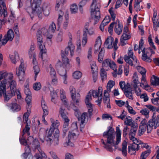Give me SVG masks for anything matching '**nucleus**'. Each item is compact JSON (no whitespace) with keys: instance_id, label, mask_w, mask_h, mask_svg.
Instances as JSON below:
<instances>
[{"instance_id":"nucleus-5","label":"nucleus","mask_w":159,"mask_h":159,"mask_svg":"<svg viewBox=\"0 0 159 159\" xmlns=\"http://www.w3.org/2000/svg\"><path fill=\"white\" fill-rule=\"evenodd\" d=\"M12 75L8 74L7 72L0 71V89H6V85H7V80H10L13 79Z\"/></svg>"},{"instance_id":"nucleus-60","label":"nucleus","mask_w":159,"mask_h":159,"mask_svg":"<svg viewBox=\"0 0 159 159\" xmlns=\"http://www.w3.org/2000/svg\"><path fill=\"white\" fill-rule=\"evenodd\" d=\"M93 74V81L95 82L97 80L98 77V71L97 70L93 71L92 72Z\"/></svg>"},{"instance_id":"nucleus-61","label":"nucleus","mask_w":159,"mask_h":159,"mask_svg":"<svg viewBox=\"0 0 159 159\" xmlns=\"http://www.w3.org/2000/svg\"><path fill=\"white\" fill-rule=\"evenodd\" d=\"M117 24V22H113L110 24L108 28V31L109 33H110L112 31L114 25L115 24Z\"/></svg>"},{"instance_id":"nucleus-24","label":"nucleus","mask_w":159,"mask_h":159,"mask_svg":"<svg viewBox=\"0 0 159 159\" xmlns=\"http://www.w3.org/2000/svg\"><path fill=\"white\" fill-rule=\"evenodd\" d=\"M42 107L43 111V116H46L48 114V107L46 105L45 102L43 100L41 101Z\"/></svg>"},{"instance_id":"nucleus-6","label":"nucleus","mask_w":159,"mask_h":159,"mask_svg":"<svg viewBox=\"0 0 159 159\" xmlns=\"http://www.w3.org/2000/svg\"><path fill=\"white\" fill-rule=\"evenodd\" d=\"M41 33L42 31L40 30H39L37 31V40L38 45L40 51L39 57L43 59V54L46 53V49L45 45H43V41Z\"/></svg>"},{"instance_id":"nucleus-21","label":"nucleus","mask_w":159,"mask_h":159,"mask_svg":"<svg viewBox=\"0 0 159 159\" xmlns=\"http://www.w3.org/2000/svg\"><path fill=\"white\" fill-rule=\"evenodd\" d=\"M92 94L94 98L101 97V99H102V90H93L92 92Z\"/></svg>"},{"instance_id":"nucleus-25","label":"nucleus","mask_w":159,"mask_h":159,"mask_svg":"<svg viewBox=\"0 0 159 159\" xmlns=\"http://www.w3.org/2000/svg\"><path fill=\"white\" fill-rule=\"evenodd\" d=\"M14 55H10L9 57L12 62L14 64L16 63V59L17 58L19 59V55L16 52H14Z\"/></svg>"},{"instance_id":"nucleus-7","label":"nucleus","mask_w":159,"mask_h":159,"mask_svg":"<svg viewBox=\"0 0 159 159\" xmlns=\"http://www.w3.org/2000/svg\"><path fill=\"white\" fill-rule=\"evenodd\" d=\"M41 3V0H33V2L31 3L32 12L36 13L39 18H41L42 8L40 6Z\"/></svg>"},{"instance_id":"nucleus-13","label":"nucleus","mask_w":159,"mask_h":159,"mask_svg":"<svg viewBox=\"0 0 159 159\" xmlns=\"http://www.w3.org/2000/svg\"><path fill=\"white\" fill-rule=\"evenodd\" d=\"M102 66L103 67L109 66L115 71H117V66L115 62L109 59H107L103 61Z\"/></svg>"},{"instance_id":"nucleus-2","label":"nucleus","mask_w":159,"mask_h":159,"mask_svg":"<svg viewBox=\"0 0 159 159\" xmlns=\"http://www.w3.org/2000/svg\"><path fill=\"white\" fill-rule=\"evenodd\" d=\"M137 75V73H134L133 76V80L131 84L129 82L126 83L124 81H120L119 83V85L121 89H132L133 88L135 89H140V88H139L138 84H139L140 86L143 89H145L148 88L150 86L147 84V83H145V84H144L142 83H140L139 82Z\"/></svg>"},{"instance_id":"nucleus-28","label":"nucleus","mask_w":159,"mask_h":159,"mask_svg":"<svg viewBox=\"0 0 159 159\" xmlns=\"http://www.w3.org/2000/svg\"><path fill=\"white\" fill-rule=\"evenodd\" d=\"M124 92L125 96L129 99L133 100V93L134 90H123Z\"/></svg>"},{"instance_id":"nucleus-1","label":"nucleus","mask_w":159,"mask_h":159,"mask_svg":"<svg viewBox=\"0 0 159 159\" xmlns=\"http://www.w3.org/2000/svg\"><path fill=\"white\" fill-rule=\"evenodd\" d=\"M116 143L114 142L115 136L114 135V129L111 126L108 127V130L107 131L104 132L103 136L104 137L107 138L106 143L103 139H101V142L104 145L103 147L107 151L112 152L113 151L112 146L116 147V145H118L120 142L121 131L118 127L116 128Z\"/></svg>"},{"instance_id":"nucleus-27","label":"nucleus","mask_w":159,"mask_h":159,"mask_svg":"<svg viewBox=\"0 0 159 159\" xmlns=\"http://www.w3.org/2000/svg\"><path fill=\"white\" fill-rule=\"evenodd\" d=\"M127 143L125 140H124L122 143V149H120V150L122 151V153L124 156H126L127 155Z\"/></svg>"},{"instance_id":"nucleus-44","label":"nucleus","mask_w":159,"mask_h":159,"mask_svg":"<svg viewBox=\"0 0 159 159\" xmlns=\"http://www.w3.org/2000/svg\"><path fill=\"white\" fill-rule=\"evenodd\" d=\"M9 84V86L10 89H17L16 87V83L14 80H12L11 82L8 81Z\"/></svg>"},{"instance_id":"nucleus-57","label":"nucleus","mask_w":159,"mask_h":159,"mask_svg":"<svg viewBox=\"0 0 159 159\" xmlns=\"http://www.w3.org/2000/svg\"><path fill=\"white\" fill-rule=\"evenodd\" d=\"M34 89H40L41 88V85L40 82H36L35 83L33 86Z\"/></svg>"},{"instance_id":"nucleus-32","label":"nucleus","mask_w":159,"mask_h":159,"mask_svg":"<svg viewBox=\"0 0 159 159\" xmlns=\"http://www.w3.org/2000/svg\"><path fill=\"white\" fill-rule=\"evenodd\" d=\"M100 75L101 80L102 81H103L104 80L107 79V73L106 72L105 70L104 69H101L100 72Z\"/></svg>"},{"instance_id":"nucleus-4","label":"nucleus","mask_w":159,"mask_h":159,"mask_svg":"<svg viewBox=\"0 0 159 159\" xmlns=\"http://www.w3.org/2000/svg\"><path fill=\"white\" fill-rule=\"evenodd\" d=\"M147 120L146 119L144 118L141 121L139 125V127L146 128L147 129V132L150 133L153 129L154 126V129H156L159 126V124L157 120L155 121L152 118L147 123Z\"/></svg>"},{"instance_id":"nucleus-16","label":"nucleus","mask_w":159,"mask_h":159,"mask_svg":"<svg viewBox=\"0 0 159 159\" xmlns=\"http://www.w3.org/2000/svg\"><path fill=\"white\" fill-rule=\"evenodd\" d=\"M48 130V129H47L45 137V139L48 143H49L50 144H51L53 141L52 139V134H53V132L54 130V129L51 126L48 132H47Z\"/></svg>"},{"instance_id":"nucleus-64","label":"nucleus","mask_w":159,"mask_h":159,"mask_svg":"<svg viewBox=\"0 0 159 159\" xmlns=\"http://www.w3.org/2000/svg\"><path fill=\"white\" fill-rule=\"evenodd\" d=\"M64 123L63 125V129H69V122L70 121L69 119H66L65 121H64Z\"/></svg>"},{"instance_id":"nucleus-45","label":"nucleus","mask_w":159,"mask_h":159,"mask_svg":"<svg viewBox=\"0 0 159 159\" xmlns=\"http://www.w3.org/2000/svg\"><path fill=\"white\" fill-rule=\"evenodd\" d=\"M33 68L35 75V78H36L37 75L40 71V69L39 67L37 65L33 66Z\"/></svg>"},{"instance_id":"nucleus-48","label":"nucleus","mask_w":159,"mask_h":159,"mask_svg":"<svg viewBox=\"0 0 159 159\" xmlns=\"http://www.w3.org/2000/svg\"><path fill=\"white\" fill-rule=\"evenodd\" d=\"M24 135L22 134L21 138H20L19 140L21 144L25 146L27 144H28V143L27 140L26 141L25 139Z\"/></svg>"},{"instance_id":"nucleus-36","label":"nucleus","mask_w":159,"mask_h":159,"mask_svg":"<svg viewBox=\"0 0 159 159\" xmlns=\"http://www.w3.org/2000/svg\"><path fill=\"white\" fill-rule=\"evenodd\" d=\"M64 73L63 74L62 73L61 70L59 71L58 72L60 75L62 77V79L64 81V83L65 84H66L67 83V82L66 80L67 77L66 74V70H64Z\"/></svg>"},{"instance_id":"nucleus-46","label":"nucleus","mask_w":159,"mask_h":159,"mask_svg":"<svg viewBox=\"0 0 159 159\" xmlns=\"http://www.w3.org/2000/svg\"><path fill=\"white\" fill-rule=\"evenodd\" d=\"M50 7H43V14L46 16H48L49 14L50 11Z\"/></svg>"},{"instance_id":"nucleus-15","label":"nucleus","mask_w":159,"mask_h":159,"mask_svg":"<svg viewBox=\"0 0 159 159\" xmlns=\"http://www.w3.org/2000/svg\"><path fill=\"white\" fill-rule=\"evenodd\" d=\"M128 54V56L125 55L124 57V59L125 62L128 63L131 66L133 65V63H132L133 60H134V58L133 57V52L131 50H129Z\"/></svg>"},{"instance_id":"nucleus-18","label":"nucleus","mask_w":159,"mask_h":159,"mask_svg":"<svg viewBox=\"0 0 159 159\" xmlns=\"http://www.w3.org/2000/svg\"><path fill=\"white\" fill-rule=\"evenodd\" d=\"M68 44V46L65 49V54L66 55V56H67L69 54V52L70 51L71 56H72L74 52L75 47L72 44L71 42L69 43Z\"/></svg>"},{"instance_id":"nucleus-42","label":"nucleus","mask_w":159,"mask_h":159,"mask_svg":"<svg viewBox=\"0 0 159 159\" xmlns=\"http://www.w3.org/2000/svg\"><path fill=\"white\" fill-rule=\"evenodd\" d=\"M131 140H132L135 145H136L137 146L136 149L138 151L139 149V145L141 144V142L139 140H138L137 139V138L134 137V139H130Z\"/></svg>"},{"instance_id":"nucleus-52","label":"nucleus","mask_w":159,"mask_h":159,"mask_svg":"<svg viewBox=\"0 0 159 159\" xmlns=\"http://www.w3.org/2000/svg\"><path fill=\"white\" fill-rule=\"evenodd\" d=\"M49 67L50 69V74L52 78L55 77L56 76V72L55 70L52 68L51 65H50Z\"/></svg>"},{"instance_id":"nucleus-19","label":"nucleus","mask_w":159,"mask_h":159,"mask_svg":"<svg viewBox=\"0 0 159 159\" xmlns=\"http://www.w3.org/2000/svg\"><path fill=\"white\" fill-rule=\"evenodd\" d=\"M138 125H134L131 127L129 134L130 139L134 138L138 128Z\"/></svg>"},{"instance_id":"nucleus-43","label":"nucleus","mask_w":159,"mask_h":159,"mask_svg":"<svg viewBox=\"0 0 159 159\" xmlns=\"http://www.w3.org/2000/svg\"><path fill=\"white\" fill-rule=\"evenodd\" d=\"M71 13L75 14L78 11V7L75 4L72 5L70 8Z\"/></svg>"},{"instance_id":"nucleus-3","label":"nucleus","mask_w":159,"mask_h":159,"mask_svg":"<svg viewBox=\"0 0 159 159\" xmlns=\"http://www.w3.org/2000/svg\"><path fill=\"white\" fill-rule=\"evenodd\" d=\"M97 0H93V2L90 6L91 13L92 18L94 19L95 25L99 21L100 18V9L101 7L100 4L97 3Z\"/></svg>"},{"instance_id":"nucleus-34","label":"nucleus","mask_w":159,"mask_h":159,"mask_svg":"<svg viewBox=\"0 0 159 159\" xmlns=\"http://www.w3.org/2000/svg\"><path fill=\"white\" fill-rule=\"evenodd\" d=\"M26 125H25V128L23 130V134L24 135L25 133H27L28 135H29L30 134L29 131L30 129V125L27 122L26 123Z\"/></svg>"},{"instance_id":"nucleus-22","label":"nucleus","mask_w":159,"mask_h":159,"mask_svg":"<svg viewBox=\"0 0 159 159\" xmlns=\"http://www.w3.org/2000/svg\"><path fill=\"white\" fill-rule=\"evenodd\" d=\"M122 25L118 21V24L115 26L114 29L115 31L118 35H120L122 32Z\"/></svg>"},{"instance_id":"nucleus-53","label":"nucleus","mask_w":159,"mask_h":159,"mask_svg":"<svg viewBox=\"0 0 159 159\" xmlns=\"http://www.w3.org/2000/svg\"><path fill=\"white\" fill-rule=\"evenodd\" d=\"M131 38L130 35L129 33H123L122 35L121 36V38L123 39L124 40H127L130 39Z\"/></svg>"},{"instance_id":"nucleus-37","label":"nucleus","mask_w":159,"mask_h":159,"mask_svg":"<svg viewBox=\"0 0 159 159\" xmlns=\"http://www.w3.org/2000/svg\"><path fill=\"white\" fill-rule=\"evenodd\" d=\"M76 135L75 133L69 131L68 136V139L70 140H74L76 138Z\"/></svg>"},{"instance_id":"nucleus-14","label":"nucleus","mask_w":159,"mask_h":159,"mask_svg":"<svg viewBox=\"0 0 159 159\" xmlns=\"http://www.w3.org/2000/svg\"><path fill=\"white\" fill-rule=\"evenodd\" d=\"M70 92L71 98L75 104L78 105L80 98V94L75 90H71Z\"/></svg>"},{"instance_id":"nucleus-10","label":"nucleus","mask_w":159,"mask_h":159,"mask_svg":"<svg viewBox=\"0 0 159 159\" xmlns=\"http://www.w3.org/2000/svg\"><path fill=\"white\" fill-rule=\"evenodd\" d=\"M12 92V90H0V98L1 97L2 94L4 96L5 101H8L15 94L14 90Z\"/></svg>"},{"instance_id":"nucleus-11","label":"nucleus","mask_w":159,"mask_h":159,"mask_svg":"<svg viewBox=\"0 0 159 159\" xmlns=\"http://www.w3.org/2000/svg\"><path fill=\"white\" fill-rule=\"evenodd\" d=\"M28 144L30 145L32 148L38 149L40 146V143L38 140L36 139H34L33 137L29 136L27 139Z\"/></svg>"},{"instance_id":"nucleus-62","label":"nucleus","mask_w":159,"mask_h":159,"mask_svg":"<svg viewBox=\"0 0 159 159\" xmlns=\"http://www.w3.org/2000/svg\"><path fill=\"white\" fill-rule=\"evenodd\" d=\"M115 102L116 105H117L119 107H121L124 105L125 102L122 100H115Z\"/></svg>"},{"instance_id":"nucleus-58","label":"nucleus","mask_w":159,"mask_h":159,"mask_svg":"<svg viewBox=\"0 0 159 159\" xmlns=\"http://www.w3.org/2000/svg\"><path fill=\"white\" fill-rule=\"evenodd\" d=\"M53 128H54V130H55V132L54 133V137L59 138V130L58 128L53 127Z\"/></svg>"},{"instance_id":"nucleus-33","label":"nucleus","mask_w":159,"mask_h":159,"mask_svg":"<svg viewBox=\"0 0 159 159\" xmlns=\"http://www.w3.org/2000/svg\"><path fill=\"white\" fill-rule=\"evenodd\" d=\"M2 6V7L3 10V16L4 17H6L7 16V7L5 2H2L1 0L0 1V7L1 8V6Z\"/></svg>"},{"instance_id":"nucleus-31","label":"nucleus","mask_w":159,"mask_h":159,"mask_svg":"<svg viewBox=\"0 0 159 159\" xmlns=\"http://www.w3.org/2000/svg\"><path fill=\"white\" fill-rule=\"evenodd\" d=\"M151 150L149 149L143 152L140 157V159H146L151 153Z\"/></svg>"},{"instance_id":"nucleus-39","label":"nucleus","mask_w":159,"mask_h":159,"mask_svg":"<svg viewBox=\"0 0 159 159\" xmlns=\"http://www.w3.org/2000/svg\"><path fill=\"white\" fill-rule=\"evenodd\" d=\"M87 112L83 113L81 115L80 117H79L78 120L79 121H80V122H82V124L85 123L84 121L86 118V116H87Z\"/></svg>"},{"instance_id":"nucleus-26","label":"nucleus","mask_w":159,"mask_h":159,"mask_svg":"<svg viewBox=\"0 0 159 159\" xmlns=\"http://www.w3.org/2000/svg\"><path fill=\"white\" fill-rule=\"evenodd\" d=\"M32 96H26L25 101L27 103V109L28 111H30L31 107Z\"/></svg>"},{"instance_id":"nucleus-63","label":"nucleus","mask_w":159,"mask_h":159,"mask_svg":"<svg viewBox=\"0 0 159 159\" xmlns=\"http://www.w3.org/2000/svg\"><path fill=\"white\" fill-rule=\"evenodd\" d=\"M60 97L64 105L66 106H67V102L66 100H65L66 98L65 95L64 94L61 93L60 95Z\"/></svg>"},{"instance_id":"nucleus-54","label":"nucleus","mask_w":159,"mask_h":159,"mask_svg":"<svg viewBox=\"0 0 159 159\" xmlns=\"http://www.w3.org/2000/svg\"><path fill=\"white\" fill-rule=\"evenodd\" d=\"M112 9L113 8L111 7L109 10V12L111 15L112 20L114 21L115 19L116 14L114 13Z\"/></svg>"},{"instance_id":"nucleus-35","label":"nucleus","mask_w":159,"mask_h":159,"mask_svg":"<svg viewBox=\"0 0 159 159\" xmlns=\"http://www.w3.org/2000/svg\"><path fill=\"white\" fill-rule=\"evenodd\" d=\"M11 109L13 111H18L20 110L21 107L17 103H14L12 104Z\"/></svg>"},{"instance_id":"nucleus-47","label":"nucleus","mask_w":159,"mask_h":159,"mask_svg":"<svg viewBox=\"0 0 159 159\" xmlns=\"http://www.w3.org/2000/svg\"><path fill=\"white\" fill-rule=\"evenodd\" d=\"M115 85V81L111 80L109 81L107 84V89H110Z\"/></svg>"},{"instance_id":"nucleus-50","label":"nucleus","mask_w":159,"mask_h":159,"mask_svg":"<svg viewBox=\"0 0 159 159\" xmlns=\"http://www.w3.org/2000/svg\"><path fill=\"white\" fill-rule=\"evenodd\" d=\"M63 34V32L61 31L58 33L56 39L57 41V42H60L62 41V39Z\"/></svg>"},{"instance_id":"nucleus-59","label":"nucleus","mask_w":159,"mask_h":159,"mask_svg":"<svg viewBox=\"0 0 159 159\" xmlns=\"http://www.w3.org/2000/svg\"><path fill=\"white\" fill-rule=\"evenodd\" d=\"M51 120L52 123V125H51L52 127H57L59 126V122L57 120H56V123L53 122V119L52 118L51 119Z\"/></svg>"},{"instance_id":"nucleus-55","label":"nucleus","mask_w":159,"mask_h":159,"mask_svg":"<svg viewBox=\"0 0 159 159\" xmlns=\"http://www.w3.org/2000/svg\"><path fill=\"white\" fill-rule=\"evenodd\" d=\"M24 113L23 116V122L24 123H27L28 119V117L30 113L28 112V111Z\"/></svg>"},{"instance_id":"nucleus-38","label":"nucleus","mask_w":159,"mask_h":159,"mask_svg":"<svg viewBox=\"0 0 159 159\" xmlns=\"http://www.w3.org/2000/svg\"><path fill=\"white\" fill-rule=\"evenodd\" d=\"M141 1H139V0H135L134 4V8L136 11H140L141 8H142V7L140 8L139 3Z\"/></svg>"},{"instance_id":"nucleus-41","label":"nucleus","mask_w":159,"mask_h":159,"mask_svg":"<svg viewBox=\"0 0 159 159\" xmlns=\"http://www.w3.org/2000/svg\"><path fill=\"white\" fill-rule=\"evenodd\" d=\"M61 56L63 63L65 65L69 64V59L66 56L64 53H61Z\"/></svg>"},{"instance_id":"nucleus-23","label":"nucleus","mask_w":159,"mask_h":159,"mask_svg":"<svg viewBox=\"0 0 159 159\" xmlns=\"http://www.w3.org/2000/svg\"><path fill=\"white\" fill-rule=\"evenodd\" d=\"M4 37L7 38L10 41H12L14 37V33L13 30L11 29L8 30L7 34L4 35Z\"/></svg>"},{"instance_id":"nucleus-51","label":"nucleus","mask_w":159,"mask_h":159,"mask_svg":"<svg viewBox=\"0 0 159 159\" xmlns=\"http://www.w3.org/2000/svg\"><path fill=\"white\" fill-rule=\"evenodd\" d=\"M137 68L138 71L141 74V75L146 74V69L143 67L140 66H139L137 67Z\"/></svg>"},{"instance_id":"nucleus-17","label":"nucleus","mask_w":159,"mask_h":159,"mask_svg":"<svg viewBox=\"0 0 159 159\" xmlns=\"http://www.w3.org/2000/svg\"><path fill=\"white\" fill-rule=\"evenodd\" d=\"M142 52L143 53L142 56V60L147 62H151L152 61V59L150 57H148L147 55L150 52V51H148L147 48L146 49V48H144L142 51Z\"/></svg>"},{"instance_id":"nucleus-8","label":"nucleus","mask_w":159,"mask_h":159,"mask_svg":"<svg viewBox=\"0 0 159 159\" xmlns=\"http://www.w3.org/2000/svg\"><path fill=\"white\" fill-rule=\"evenodd\" d=\"M114 39L113 37L111 36L108 37L105 41L104 44L107 45L110 42V44L108 45L107 48L108 49H111L114 47V53H115V52L118 48V47L117 46L118 39L117 38H116L115 41H114Z\"/></svg>"},{"instance_id":"nucleus-40","label":"nucleus","mask_w":159,"mask_h":159,"mask_svg":"<svg viewBox=\"0 0 159 159\" xmlns=\"http://www.w3.org/2000/svg\"><path fill=\"white\" fill-rule=\"evenodd\" d=\"M82 73L80 71H76L73 74V77L75 79H79L82 76Z\"/></svg>"},{"instance_id":"nucleus-20","label":"nucleus","mask_w":159,"mask_h":159,"mask_svg":"<svg viewBox=\"0 0 159 159\" xmlns=\"http://www.w3.org/2000/svg\"><path fill=\"white\" fill-rule=\"evenodd\" d=\"M151 84L154 86H159V78L153 75L151 79Z\"/></svg>"},{"instance_id":"nucleus-29","label":"nucleus","mask_w":159,"mask_h":159,"mask_svg":"<svg viewBox=\"0 0 159 159\" xmlns=\"http://www.w3.org/2000/svg\"><path fill=\"white\" fill-rule=\"evenodd\" d=\"M130 119H128L127 117L125 121V125L131 126V127L134 125H138L137 123H135L132 118L129 117Z\"/></svg>"},{"instance_id":"nucleus-12","label":"nucleus","mask_w":159,"mask_h":159,"mask_svg":"<svg viewBox=\"0 0 159 159\" xmlns=\"http://www.w3.org/2000/svg\"><path fill=\"white\" fill-rule=\"evenodd\" d=\"M20 62L21 63L19 66L18 70L16 71V74L18 76H20L21 77L23 78L25 74L26 67L25 66L23 59H21Z\"/></svg>"},{"instance_id":"nucleus-30","label":"nucleus","mask_w":159,"mask_h":159,"mask_svg":"<svg viewBox=\"0 0 159 159\" xmlns=\"http://www.w3.org/2000/svg\"><path fill=\"white\" fill-rule=\"evenodd\" d=\"M104 52V48H102L98 55V60L100 62H102L103 60Z\"/></svg>"},{"instance_id":"nucleus-49","label":"nucleus","mask_w":159,"mask_h":159,"mask_svg":"<svg viewBox=\"0 0 159 159\" xmlns=\"http://www.w3.org/2000/svg\"><path fill=\"white\" fill-rule=\"evenodd\" d=\"M140 112L142 115H145L147 118L148 117L149 111L147 109L145 108L141 110L140 111Z\"/></svg>"},{"instance_id":"nucleus-9","label":"nucleus","mask_w":159,"mask_h":159,"mask_svg":"<svg viewBox=\"0 0 159 159\" xmlns=\"http://www.w3.org/2000/svg\"><path fill=\"white\" fill-rule=\"evenodd\" d=\"M92 100V96L90 92H89L86 96L85 99V102L88 109V113L89 114V118L91 119V117L93 115V107L92 105L90 102Z\"/></svg>"},{"instance_id":"nucleus-56","label":"nucleus","mask_w":159,"mask_h":159,"mask_svg":"<svg viewBox=\"0 0 159 159\" xmlns=\"http://www.w3.org/2000/svg\"><path fill=\"white\" fill-rule=\"evenodd\" d=\"M56 29L55 24L54 23H52V25L49 26L48 30L49 31H51L52 33L54 32Z\"/></svg>"}]
</instances>
